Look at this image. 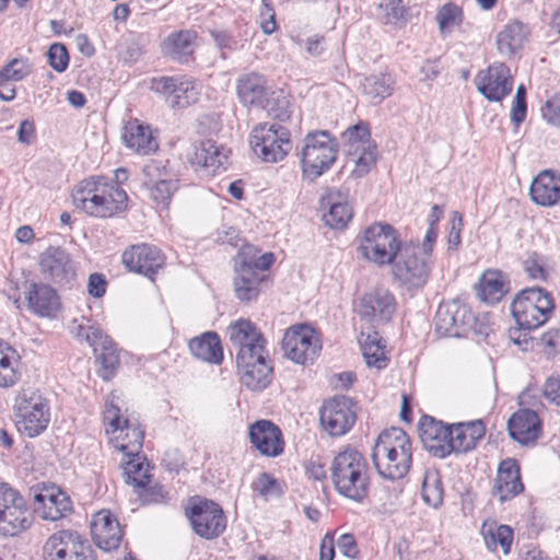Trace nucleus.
I'll return each instance as SVG.
<instances>
[{"instance_id":"a18cd8bd","label":"nucleus","mask_w":560,"mask_h":560,"mask_svg":"<svg viewBox=\"0 0 560 560\" xmlns=\"http://www.w3.org/2000/svg\"><path fill=\"white\" fill-rule=\"evenodd\" d=\"M122 434L118 433L116 439L127 440V442H121L117 447L127 452L128 455H137L142 446V442L144 439V432L140 429L138 422L131 419H124Z\"/></svg>"},{"instance_id":"37998d69","label":"nucleus","mask_w":560,"mask_h":560,"mask_svg":"<svg viewBox=\"0 0 560 560\" xmlns=\"http://www.w3.org/2000/svg\"><path fill=\"white\" fill-rule=\"evenodd\" d=\"M421 495L429 506L436 509L442 504L444 488L441 475L436 469L429 468L425 470L422 480Z\"/></svg>"},{"instance_id":"412c9836","label":"nucleus","mask_w":560,"mask_h":560,"mask_svg":"<svg viewBox=\"0 0 560 560\" xmlns=\"http://www.w3.org/2000/svg\"><path fill=\"white\" fill-rule=\"evenodd\" d=\"M42 273L57 284L70 283L75 277V267L70 255L61 247L49 246L39 259Z\"/></svg>"},{"instance_id":"0eeeda50","label":"nucleus","mask_w":560,"mask_h":560,"mask_svg":"<svg viewBox=\"0 0 560 560\" xmlns=\"http://www.w3.org/2000/svg\"><path fill=\"white\" fill-rule=\"evenodd\" d=\"M395 279L407 290L422 288L429 278L433 260L420 253L418 245H404L393 261Z\"/></svg>"},{"instance_id":"cd10ccee","label":"nucleus","mask_w":560,"mask_h":560,"mask_svg":"<svg viewBox=\"0 0 560 560\" xmlns=\"http://www.w3.org/2000/svg\"><path fill=\"white\" fill-rule=\"evenodd\" d=\"M226 334L229 340L237 351L236 354H241L243 349L249 348L253 350L252 353H254L265 348L262 335L248 319H238L231 324L226 329Z\"/></svg>"},{"instance_id":"5701e85b","label":"nucleus","mask_w":560,"mask_h":560,"mask_svg":"<svg viewBox=\"0 0 560 560\" xmlns=\"http://www.w3.org/2000/svg\"><path fill=\"white\" fill-rule=\"evenodd\" d=\"M249 440L254 447L267 457L283 453L284 441L281 430L268 420H259L249 427Z\"/></svg>"},{"instance_id":"aec40b11","label":"nucleus","mask_w":560,"mask_h":560,"mask_svg":"<svg viewBox=\"0 0 560 560\" xmlns=\"http://www.w3.org/2000/svg\"><path fill=\"white\" fill-rule=\"evenodd\" d=\"M419 436L423 447L434 457L445 458L451 454V424L424 415L419 421Z\"/></svg>"},{"instance_id":"bf43d9fd","label":"nucleus","mask_w":560,"mask_h":560,"mask_svg":"<svg viewBox=\"0 0 560 560\" xmlns=\"http://www.w3.org/2000/svg\"><path fill=\"white\" fill-rule=\"evenodd\" d=\"M30 72V66L24 60L13 59L0 71V75L9 81H21Z\"/></svg>"},{"instance_id":"dca6fc26","label":"nucleus","mask_w":560,"mask_h":560,"mask_svg":"<svg viewBox=\"0 0 560 560\" xmlns=\"http://www.w3.org/2000/svg\"><path fill=\"white\" fill-rule=\"evenodd\" d=\"M355 419L351 402L345 396L325 401L319 412L320 424L331 436L346 434L354 424Z\"/></svg>"},{"instance_id":"864d4df0","label":"nucleus","mask_w":560,"mask_h":560,"mask_svg":"<svg viewBox=\"0 0 560 560\" xmlns=\"http://www.w3.org/2000/svg\"><path fill=\"white\" fill-rule=\"evenodd\" d=\"M525 294L530 298L534 295V299L538 302H533V307H535L541 315L547 316V319L550 317L555 308L553 299L549 292H547L542 288L533 287L526 288Z\"/></svg>"},{"instance_id":"f3484780","label":"nucleus","mask_w":560,"mask_h":560,"mask_svg":"<svg viewBox=\"0 0 560 560\" xmlns=\"http://www.w3.org/2000/svg\"><path fill=\"white\" fill-rule=\"evenodd\" d=\"M229 152L223 145H218L215 141L205 139L194 143L188 161L197 172L213 176L220 170H225Z\"/></svg>"},{"instance_id":"6e6d98bb","label":"nucleus","mask_w":560,"mask_h":560,"mask_svg":"<svg viewBox=\"0 0 560 560\" xmlns=\"http://www.w3.org/2000/svg\"><path fill=\"white\" fill-rule=\"evenodd\" d=\"M104 421L107 423L108 428L106 429L107 434H116L120 433L122 434L124 430L122 421L120 417V409L117 405L114 404L113 399L109 401H106L105 404V410H104Z\"/></svg>"},{"instance_id":"6ab92c4d","label":"nucleus","mask_w":560,"mask_h":560,"mask_svg":"<svg viewBox=\"0 0 560 560\" xmlns=\"http://www.w3.org/2000/svg\"><path fill=\"white\" fill-rule=\"evenodd\" d=\"M396 312L394 294L386 288L380 287L365 293L359 303L358 314L369 323H385L390 320Z\"/></svg>"},{"instance_id":"2eb2a0df","label":"nucleus","mask_w":560,"mask_h":560,"mask_svg":"<svg viewBox=\"0 0 560 560\" xmlns=\"http://www.w3.org/2000/svg\"><path fill=\"white\" fill-rule=\"evenodd\" d=\"M475 85L488 101L500 102L512 92L513 78L508 66L494 62L488 69L479 71Z\"/></svg>"},{"instance_id":"bb28decb","label":"nucleus","mask_w":560,"mask_h":560,"mask_svg":"<svg viewBox=\"0 0 560 560\" xmlns=\"http://www.w3.org/2000/svg\"><path fill=\"white\" fill-rule=\"evenodd\" d=\"M30 310L42 317H54L60 308V299L55 289L42 282H33L26 292Z\"/></svg>"},{"instance_id":"c03bdc74","label":"nucleus","mask_w":560,"mask_h":560,"mask_svg":"<svg viewBox=\"0 0 560 560\" xmlns=\"http://www.w3.org/2000/svg\"><path fill=\"white\" fill-rule=\"evenodd\" d=\"M362 353L365 362L371 368L377 370L387 366L388 358L385 353V345L382 338L378 337L377 332L369 334L361 345Z\"/></svg>"},{"instance_id":"052dcab7","label":"nucleus","mask_w":560,"mask_h":560,"mask_svg":"<svg viewBox=\"0 0 560 560\" xmlns=\"http://www.w3.org/2000/svg\"><path fill=\"white\" fill-rule=\"evenodd\" d=\"M147 485H148V482H144L143 487H139L137 489L139 498L143 503L150 504V503H160V502L165 501L166 492L164 491L162 486L154 485V486L148 487Z\"/></svg>"},{"instance_id":"9b49d317","label":"nucleus","mask_w":560,"mask_h":560,"mask_svg":"<svg viewBox=\"0 0 560 560\" xmlns=\"http://www.w3.org/2000/svg\"><path fill=\"white\" fill-rule=\"evenodd\" d=\"M284 355L301 365L313 364L319 355L322 343L316 331L307 325L290 327L282 339Z\"/></svg>"},{"instance_id":"8fccbe9b","label":"nucleus","mask_w":560,"mask_h":560,"mask_svg":"<svg viewBox=\"0 0 560 560\" xmlns=\"http://www.w3.org/2000/svg\"><path fill=\"white\" fill-rule=\"evenodd\" d=\"M323 218L330 228L343 229L352 218V210L346 202H332Z\"/></svg>"},{"instance_id":"ddd939ff","label":"nucleus","mask_w":560,"mask_h":560,"mask_svg":"<svg viewBox=\"0 0 560 560\" xmlns=\"http://www.w3.org/2000/svg\"><path fill=\"white\" fill-rule=\"evenodd\" d=\"M153 89L163 95L172 108H185L198 101L200 91L195 80L186 75L161 77Z\"/></svg>"},{"instance_id":"774afa93","label":"nucleus","mask_w":560,"mask_h":560,"mask_svg":"<svg viewBox=\"0 0 560 560\" xmlns=\"http://www.w3.org/2000/svg\"><path fill=\"white\" fill-rule=\"evenodd\" d=\"M544 396L551 402L560 405V375L548 377L544 386Z\"/></svg>"},{"instance_id":"58836bf2","label":"nucleus","mask_w":560,"mask_h":560,"mask_svg":"<svg viewBox=\"0 0 560 560\" xmlns=\"http://www.w3.org/2000/svg\"><path fill=\"white\" fill-rule=\"evenodd\" d=\"M234 291L241 301L248 302L258 296L264 277L247 265L237 262L235 267Z\"/></svg>"},{"instance_id":"603ef678","label":"nucleus","mask_w":560,"mask_h":560,"mask_svg":"<svg viewBox=\"0 0 560 560\" xmlns=\"http://www.w3.org/2000/svg\"><path fill=\"white\" fill-rule=\"evenodd\" d=\"M70 329L77 339L84 340L92 348L100 338H103V331L98 327L90 325V320L85 318H82L80 323L78 319H73Z\"/></svg>"},{"instance_id":"49530a36","label":"nucleus","mask_w":560,"mask_h":560,"mask_svg":"<svg viewBox=\"0 0 560 560\" xmlns=\"http://www.w3.org/2000/svg\"><path fill=\"white\" fill-rule=\"evenodd\" d=\"M267 112L268 116L284 121L290 118L289 101L282 92L269 91L261 105L258 106Z\"/></svg>"},{"instance_id":"c85d7f7f","label":"nucleus","mask_w":560,"mask_h":560,"mask_svg":"<svg viewBox=\"0 0 560 560\" xmlns=\"http://www.w3.org/2000/svg\"><path fill=\"white\" fill-rule=\"evenodd\" d=\"M485 431L481 420L451 424V453H467L474 450L485 435Z\"/></svg>"},{"instance_id":"f257e3e1","label":"nucleus","mask_w":560,"mask_h":560,"mask_svg":"<svg viewBox=\"0 0 560 560\" xmlns=\"http://www.w3.org/2000/svg\"><path fill=\"white\" fill-rule=\"evenodd\" d=\"M128 196L105 177H90L81 180L72 190V203L90 217L112 218L127 209Z\"/></svg>"},{"instance_id":"338daca9","label":"nucleus","mask_w":560,"mask_h":560,"mask_svg":"<svg viewBox=\"0 0 560 560\" xmlns=\"http://www.w3.org/2000/svg\"><path fill=\"white\" fill-rule=\"evenodd\" d=\"M276 486L277 480L270 474L262 472L254 482L253 488L259 495L267 497L272 493Z\"/></svg>"},{"instance_id":"4468645a","label":"nucleus","mask_w":560,"mask_h":560,"mask_svg":"<svg viewBox=\"0 0 560 560\" xmlns=\"http://www.w3.org/2000/svg\"><path fill=\"white\" fill-rule=\"evenodd\" d=\"M250 349H243L236 354V363L244 386L252 390H261L271 382L272 368L267 363L265 349L250 353Z\"/></svg>"},{"instance_id":"e2e57ef3","label":"nucleus","mask_w":560,"mask_h":560,"mask_svg":"<svg viewBox=\"0 0 560 560\" xmlns=\"http://www.w3.org/2000/svg\"><path fill=\"white\" fill-rule=\"evenodd\" d=\"M541 113L548 124L560 127V93L546 102Z\"/></svg>"},{"instance_id":"7c9ffc66","label":"nucleus","mask_w":560,"mask_h":560,"mask_svg":"<svg viewBox=\"0 0 560 560\" xmlns=\"http://www.w3.org/2000/svg\"><path fill=\"white\" fill-rule=\"evenodd\" d=\"M196 33L191 31L173 32L162 42V52L165 57L176 62L185 63L196 49Z\"/></svg>"},{"instance_id":"4c0bfd02","label":"nucleus","mask_w":560,"mask_h":560,"mask_svg":"<svg viewBox=\"0 0 560 560\" xmlns=\"http://www.w3.org/2000/svg\"><path fill=\"white\" fill-rule=\"evenodd\" d=\"M188 347L191 354L202 361L219 364L223 360V349L215 332H203L190 339Z\"/></svg>"},{"instance_id":"473e14b6","label":"nucleus","mask_w":560,"mask_h":560,"mask_svg":"<svg viewBox=\"0 0 560 560\" xmlns=\"http://www.w3.org/2000/svg\"><path fill=\"white\" fill-rule=\"evenodd\" d=\"M122 141L127 148L140 155H148L158 150L159 143L149 126L137 120L129 121L124 127Z\"/></svg>"},{"instance_id":"a211bd4d","label":"nucleus","mask_w":560,"mask_h":560,"mask_svg":"<svg viewBox=\"0 0 560 560\" xmlns=\"http://www.w3.org/2000/svg\"><path fill=\"white\" fill-rule=\"evenodd\" d=\"M122 264L130 271L153 279L158 270L163 268L165 257L161 249L150 244H137L122 253Z\"/></svg>"},{"instance_id":"20e7f679","label":"nucleus","mask_w":560,"mask_h":560,"mask_svg":"<svg viewBox=\"0 0 560 560\" xmlns=\"http://www.w3.org/2000/svg\"><path fill=\"white\" fill-rule=\"evenodd\" d=\"M337 153L338 143L328 131L308 132L300 153L303 174L312 179L319 177L336 162Z\"/></svg>"},{"instance_id":"79ce46f5","label":"nucleus","mask_w":560,"mask_h":560,"mask_svg":"<svg viewBox=\"0 0 560 560\" xmlns=\"http://www.w3.org/2000/svg\"><path fill=\"white\" fill-rule=\"evenodd\" d=\"M93 351L102 366L101 376L104 380H109L119 364V358L114 342L107 335L103 334V338H100L96 345H94Z\"/></svg>"},{"instance_id":"4be33fe9","label":"nucleus","mask_w":560,"mask_h":560,"mask_svg":"<svg viewBox=\"0 0 560 560\" xmlns=\"http://www.w3.org/2000/svg\"><path fill=\"white\" fill-rule=\"evenodd\" d=\"M145 186L155 203L167 206L177 190V180L170 178L163 161H151L143 167Z\"/></svg>"},{"instance_id":"09e8293b","label":"nucleus","mask_w":560,"mask_h":560,"mask_svg":"<svg viewBox=\"0 0 560 560\" xmlns=\"http://www.w3.org/2000/svg\"><path fill=\"white\" fill-rule=\"evenodd\" d=\"M132 456L133 457L124 465L122 476L126 483L132 485L138 489L139 487H143L144 482H149L150 476L138 454Z\"/></svg>"},{"instance_id":"f704fd0d","label":"nucleus","mask_w":560,"mask_h":560,"mask_svg":"<svg viewBox=\"0 0 560 560\" xmlns=\"http://www.w3.org/2000/svg\"><path fill=\"white\" fill-rule=\"evenodd\" d=\"M528 34V27L522 22L508 23L497 35L499 54L506 58L514 56L523 47Z\"/></svg>"},{"instance_id":"c756f323","label":"nucleus","mask_w":560,"mask_h":560,"mask_svg":"<svg viewBox=\"0 0 560 560\" xmlns=\"http://www.w3.org/2000/svg\"><path fill=\"white\" fill-rule=\"evenodd\" d=\"M523 489L516 460L509 458L501 462L494 479V495H498L499 500L504 502L522 492Z\"/></svg>"},{"instance_id":"6e6552de","label":"nucleus","mask_w":560,"mask_h":560,"mask_svg":"<svg viewBox=\"0 0 560 560\" xmlns=\"http://www.w3.org/2000/svg\"><path fill=\"white\" fill-rule=\"evenodd\" d=\"M43 560H96V553L78 532L59 530L46 539Z\"/></svg>"},{"instance_id":"7ed1b4c3","label":"nucleus","mask_w":560,"mask_h":560,"mask_svg":"<svg viewBox=\"0 0 560 560\" xmlns=\"http://www.w3.org/2000/svg\"><path fill=\"white\" fill-rule=\"evenodd\" d=\"M330 477L336 491L352 501L362 502L369 494V465L358 450L346 447L330 465Z\"/></svg>"},{"instance_id":"5fc2aeb1","label":"nucleus","mask_w":560,"mask_h":560,"mask_svg":"<svg viewBox=\"0 0 560 560\" xmlns=\"http://www.w3.org/2000/svg\"><path fill=\"white\" fill-rule=\"evenodd\" d=\"M462 9L454 4H444L436 14V20L441 30L453 27L462 23Z\"/></svg>"},{"instance_id":"de8ad7c7","label":"nucleus","mask_w":560,"mask_h":560,"mask_svg":"<svg viewBox=\"0 0 560 560\" xmlns=\"http://www.w3.org/2000/svg\"><path fill=\"white\" fill-rule=\"evenodd\" d=\"M342 139L349 145L348 155H355L360 149L365 148L370 142V130L366 125L358 124L349 127L343 133Z\"/></svg>"},{"instance_id":"f8f14e48","label":"nucleus","mask_w":560,"mask_h":560,"mask_svg":"<svg viewBox=\"0 0 560 560\" xmlns=\"http://www.w3.org/2000/svg\"><path fill=\"white\" fill-rule=\"evenodd\" d=\"M188 515L195 533L202 538H215L225 529L223 510L212 500L197 498L191 503Z\"/></svg>"},{"instance_id":"9d476101","label":"nucleus","mask_w":560,"mask_h":560,"mask_svg":"<svg viewBox=\"0 0 560 560\" xmlns=\"http://www.w3.org/2000/svg\"><path fill=\"white\" fill-rule=\"evenodd\" d=\"M470 308L458 300L441 303L434 317L435 331L441 337H464L475 328Z\"/></svg>"},{"instance_id":"b1692460","label":"nucleus","mask_w":560,"mask_h":560,"mask_svg":"<svg viewBox=\"0 0 560 560\" xmlns=\"http://www.w3.org/2000/svg\"><path fill=\"white\" fill-rule=\"evenodd\" d=\"M91 534L95 545L105 551L117 549L122 538L118 521L106 510L94 514L91 522Z\"/></svg>"},{"instance_id":"1a4fd4ad","label":"nucleus","mask_w":560,"mask_h":560,"mask_svg":"<svg viewBox=\"0 0 560 560\" xmlns=\"http://www.w3.org/2000/svg\"><path fill=\"white\" fill-rule=\"evenodd\" d=\"M402 246L389 224L377 223L364 231L361 248L363 255L380 265L390 264Z\"/></svg>"},{"instance_id":"69168bd1","label":"nucleus","mask_w":560,"mask_h":560,"mask_svg":"<svg viewBox=\"0 0 560 560\" xmlns=\"http://www.w3.org/2000/svg\"><path fill=\"white\" fill-rule=\"evenodd\" d=\"M21 361L15 364H7L0 369V387L13 386L21 376Z\"/></svg>"},{"instance_id":"39448f33","label":"nucleus","mask_w":560,"mask_h":560,"mask_svg":"<svg viewBox=\"0 0 560 560\" xmlns=\"http://www.w3.org/2000/svg\"><path fill=\"white\" fill-rule=\"evenodd\" d=\"M15 425L19 432L35 438L48 425L49 407L37 390H22L14 401Z\"/></svg>"},{"instance_id":"ea45409f","label":"nucleus","mask_w":560,"mask_h":560,"mask_svg":"<svg viewBox=\"0 0 560 560\" xmlns=\"http://www.w3.org/2000/svg\"><path fill=\"white\" fill-rule=\"evenodd\" d=\"M481 534L487 548L495 551L499 547L504 555H508L513 540V532L508 525H498L495 522H485Z\"/></svg>"},{"instance_id":"c9c22d12","label":"nucleus","mask_w":560,"mask_h":560,"mask_svg":"<svg viewBox=\"0 0 560 560\" xmlns=\"http://www.w3.org/2000/svg\"><path fill=\"white\" fill-rule=\"evenodd\" d=\"M506 276L499 270H487L482 273L478 287V298L489 304H495L509 292Z\"/></svg>"},{"instance_id":"423d86ee","label":"nucleus","mask_w":560,"mask_h":560,"mask_svg":"<svg viewBox=\"0 0 560 560\" xmlns=\"http://www.w3.org/2000/svg\"><path fill=\"white\" fill-rule=\"evenodd\" d=\"M249 142L254 153L266 163L282 161L292 148L290 131L277 122L257 125Z\"/></svg>"},{"instance_id":"e433bc0d","label":"nucleus","mask_w":560,"mask_h":560,"mask_svg":"<svg viewBox=\"0 0 560 560\" xmlns=\"http://www.w3.org/2000/svg\"><path fill=\"white\" fill-rule=\"evenodd\" d=\"M32 516L24 501L1 512L0 534L3 536H15L31 526Z\"/></svg>"},{"instance_id":"2f4dec72","label":"nucleus","mask_w":560,"mask_h":560,"mask_svg":"<svg viewBox=\"0 0 560 560\" xmlns=\"http://www.w3.org/2000/svg\"><path fill=\"white\" fill-rule=\"evenodd\" d=\"M533 302H537L534 295L528 298L523 289L511 303V313L515 319L518 330H532L544 325L548 319L541 315L535 307Z\"/></svg>"},{"instance_id":"680f3d73","label":"nucleus","mask_w":560,"mask_h":560,"mask_svg":"<svg viewBox=\"0 0 560 560\" xmlns=\"http://www.w3.org/2000/svg\"><path fill=\"white\" fill-rule=\"evenodd\" d=\"M275 258L273 254L266 253L258 257H249L247 258L245 254L240 255V261L241 265H247L250 268H253L255 271H257L259 275H261L262 271H266L270 268L272 265Z\"/></svg>"},{"instance_id":"f03ea898","label":"nucleus","mask_w":560,"mask_h":560,"mask_svg":"<svg viewBox=\"0 0 560 560\" xmlns=\"http://www.w3.org/2000/svg\"><path fill=\"white\" fill-rule=\"evenodd\" d=\"M372 462L377 474L388 480L405 477L410 469L411 442L399 428L384 430L372 450Z\"/></svg>"},{"instance_id":"72a5a7b5","label":"nucleus","mask_w":560,"mask_h":560,"mask_svg":"<svg viewBox=\"0 0 560 560\" xmlns=\"http://www.w3.org/2000/svg\"><path fill=\"white\" fill-rule=\"evenodd\" d=\"M236 91L241 103L246 106L258 107L265 96L269 95L266 79L256 72L240 77Z\"/></svg>"},{"instance_id":"0e129e2a","label":"nucleus","mask_w":560,"mask_h":560,"mask_svg":"<svg viewBox=\"0 0 560 560\" xmlns=\"http://www.w3.org/2000/svg\"><path fill=\"white\" fill-rule=\"evenodd\" d=\"M262 8L260 10L261 23L260 27L265 34H272L276 31V13L271 5V0H261Z\"/></svg>"},{"instance_id":"4d7b16f0","label":"nucleus","mask_w":560,"mask_h":560,"mask_svg":"<svg viewBox=\"0 0 560 560\" xmlns=\"http://www.w3.org/2000/svg\"><path fill=\"white\" fill-rule=\"evenodd\" d=\"M524 270L530 279L546 280L547 271L545 268V259L537 253H532L523 262Z\"/></svg>"},{"instance_id":"a878e982","label":"nucleus","mask_w":560,"mask_h":560,"mask_svg":"<svg viewBox=\"0 0 560 560\" xmlns=\"http://www.w3.org/2000/svg\"><path fill=\"white\" fill-rule=\"evenodd\" d=\"M508 431L510 436L520 444H533L539 436V418L530 409H521L508 421Z\"/></svg>"},{"instance_id":"393cba45","label":"nucleus","mask_w":560,"mask_h":560,"mask_svg":"<svg viewBox=\"0 0 560 560\" xmlns=\"http://www.w3.org/2000/svg\"><path fill=\"white\" fill-rule=\"evenodd\" d=\"M532 200L541 207H553L560 201V174L551 170L540 172L529 188Z\"/></svg>"},{"instance_id":"3c124183","label":"nucleus","mask_w":560,"mask_h":560,"mask_svg":"<svg viewBox=\"0 0 560 560\" xmlns=\"http://www.w3.org/2000/svg\"><path fill=\"white\" fill-rule=\"evenodd\" d=\"M350 156L351 161L355 164L352 175L354 177H362L370 172L376 162V145L368 144L365 148L360 149L355 155Z\"/></svg>"},{"instance_id":"a19ab883","label":"nucleus","mask_w":560,"mask_h":560,"mask_svg":"<svg viewBox=\"0 0 560 560\" xmlns=\"http://www.w3.org/2000/svg\"><path fill=\"white\" fill-rule=\"evenodd\" d=\"M394 80L390 74L380 73L365 77L361 82L363 94L376 105L393 93Z\"/></svg>"},{"instance_id":"13d9d810","label":"nucleus","mask_w":560,"mask_h":560,"mask_svg":"<svg viewBox=\"0 0 560 560\" xmlns=\"http://www.w3.org/2000/svg\"><path fill=\"white\" fill-rule=\"evenodd\" d=\"M47 57L50 67L57 72H63L68 68L69 55L65 45L52 44L47 51Z\"/></svg>"}]
</instances>
